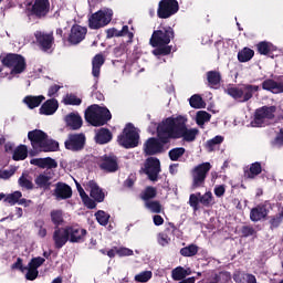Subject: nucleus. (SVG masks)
Instances as JSON below:
<instances>
[{
  "label": "nucleus",
  "mask_w": 283,
  "mask_h": 283,
  "mask_svg": "<svg viewBox=\"0 0 283 283\" xmlns=\"http://www.w3.org/2000/svg\"><path fill=\"white\" fill-rule=\"evenodd\" d=\"M157 135L161 143H167L169 138H184L186 143H193L198 136V129L187 128V117L179 115L164 119L157 126Z\"/></svg>",
  "instance_id": "nucleus-1"
},
{
  "label": "nucleus",
  "mask_w": 283,
  "mask_h": 283,
  "mask_svg": "<svg viewBox=\"0 0 283 283\" xmlns=\"http://www.w3.org/2000/svg\"><path fill=\"white\" fill-rule=\"evenodd\" d=\"M171 39H174V29L170 27L154 31L150 38V45L157 49L153 51V54L155 56H167V54H171V46H169Z\"/></svg>",
  "instance_id": "nucleus-2"
},
{
  "label": "nucleus",
  "mask_w": 283,
  "mask_h": 283,
  "mask_svg": "<svg viewBox=\"0 0 283 283\" xmlns=\"http://www.w3.org/2000/svg\"><path fill=\"white\" fill-rule=\"evenodd\" d=\"M28 138L36 151H56L59 149V143L48 139V134L43 130H31L28 134Z\"/></svg>",
  "instance_id": "nucleus-3"
},
{
  "label": "nucleus",
  "mask_w": 283,
  "mask_h": 283,
  "mask_svg": "<svg viewBox=\"0 0 283 283\" xmlns=\"http://www.w3.org/2000/svg\"><path fill=\"white\" fill-rule=\"evenodd\" d=\"M111 119L112 113H109V109L96 104L90 106L85 112V120L94 125V127H101V125H105V123Z\"/></svg>",
  "instance_id": "nucleus-4"
},
{
  "label": "nucleus",
  "mask_w": 283,
  "mask_h": 283,
  "mask_svg": "<svg viewBox=\"0 0 283 283\" xmlns=\"http://www.w3.org/2000/svg\"><path fill=\"white\" fill-rule=\"evenodd\" d=\"M258 90H260L258 85H242L228 88V94L235 101H239V103H247V101L253 98V94H255Z\"/></svg>",
  "instance_id": "nucleus-5"
},
{
  "label": "nucleus",
  "mask_w": 283,
  "mask_h": 283,
  "mask_svg": "<svg viewBox=\"0 0 283 283\" xmlns=\"http://www.w3.org/2000/svg\"><path fill=\"white\" fill-rule=\"evenodd\" d=\"M112 17H114L112 9H102L88 18V28H91V30L105 28V25L112 22Z\"/></svg>",
  "instance_id": "nucleus-6"
},
{
  "label": "nucleus",
  "mask_w": 283,
  "mask_h": 283,
  "mask_svg": "<svg viewBox=\"0 0 283 283\" xmlns=\"http://www.w3.org/2000/svg\"><path fill=\"white\" fill-rule=\"evenodd\" d=\"M138 140H140V135L132 124L126 125L123 134L118 136L119 145L126 149L138 147Z\"/></svg>",
  "instance_id": "nucleus-7"
},
{
  "label": "nucleus",
  "mask_w": 283,
  "mask_h": 283,
  "mask_svg": "<svg viewBox=\"0 0 283 283\" xmlns=\"http://www.w3.org/2000/svg\"><path fill=\"white\" fill-rule=\"evenodd\" d=\"M2 63L7 67H10L12 76L25 72V57L22 55L10 53L2 59Z\"/></svg>",
  "instance_id": "nucleus-8"
},
{
  "label": "nucleus",
  "mask_w": 283,
  "mask_h": 283,
  "mask_svg": "<svg viewBox=\"0 0 283 283\" xmlns=\"http://www.w3.org/2000/svg\"><path fill=\"white\" fill-rule=\"evenodd\" d=\"M275 106L256 109L253 122L251 123L252 127H264V125H269V120H271L275 115Z\"/></svg>",
  "instance_id": "nucleus-9"
},
{
  "label": "nucleus",
  "mask_w": 283,
  "mask_h": 283,
  "mask_svg": "<svg viewBox=\"0 0 283 283\" xmlns=\"http://www.w3.org/2000/svg\"><path fill=\"white\" fill-rule=\"evenodd\" d=\"M209 171H211V163H202L192 169V187L195 189L205 185Z\"/></svg>",
  "instance_id": "nucleus-10"
},
{
  "label": "nucleus",
  "mask_w": 283,
  "mask_h": 283,
  "mask_svg": "<svg viewBox=\"0 0 283 283\" xmlns=\"http://www.w3.org/2000/svg\"><path fill=\"white\" fill-rule=\"evenodd\" d=\"M66 233H69V242L72 244H82L87 240V230L80 224L67 226Z\"/></svg>",
  "instance_id": "nucleus-11"
},
{
  "label": "nucleus",
  "mask_w": 283,
  "mask_h": 283,
  "mask_svg": "<svg viewBox=\"0 0 283 283\" xmlns=\"http://www.w3.org/2000/svg\"><path fill=\"white\" fill-rule=\"evenodd\" d=\"M178 1L176 0H161L157 10V17L159 19H169L178 12Z\"/></svg>",
  "instance_id": "nucleus-12"
},
{
  "label": "nucleus",
  "mask_w": 283,
  "mask_h": 283,
  "mask_svg": "<svg viewBox=\"0 0 283 283\" xmlns=\"http://www.w3.org/2000/svg\"><path fill=\"white\" fill-rule=\"evenodd\" d=\"M144 171L147 174L149 180L156 182L158 180V174H160V160L156 157L146 159Z\"/></svg>",
  "instance_id": "nucleus-13"
},
{
  "label": "nucleus",
  "mask_w": 283,
  "mask_h": 283,
  "mask_svg": "<svg viewBox=\"0 0 283 283\" xmlns=\"http://www.w3.org/2000/svg\"><path fill=\"white\" fill-rule=\"evenodd\" d=\"M64 145L71 151H81V149L85 147V135L83 134L70 135L67 140H65Z\"/></svg>",
  "instance_id": "nucleus-14"
},
{
  "label": "nucleus",
  "mask_w": 283,
  "mask_h": 283,
  "mask_svg": "<svg viewBox=\"0 0 283 283\" xmlns=\"http://www.w3.org/2000/svg\"><path fill=\"white\" fill-rule=\"evenodd\" d=\"M36 42L39 43L40 48L48 52V50H52V45H54V36L52 33H45L41 31H36L34 33Z\"/></svg>",
  "instance_id": "nucleus-15"
},
{
  "label": "nucleus",
  "mask_w": 283,
  "mask_h": 283,
  "mask_svg": "<svg viewBox=\"0 0 283 283\" xmlns=\"http://www.w3.org/2000/svg\"><path fill=\"white\" fill-rule=\"evenodd\" d=\"M87 34V28L75 24L71 29V33L69 35V43L72 45H78L85 35Z\"/></svg>",
  "instance_id": "nucleus-16"
},
{
  "label": "nucleus",
  "mask_w": 283,
  "mask_h": 283,
  "mask_svg": "<svg viewBox=\"0 0 283 283\" xmlns=\"http://www.w3.org/2000/svg\"><path fill=\"white\" fill-rule=\"evenodd\" d=\"M53 241L55 249H63L67 242H70V237L67 233V227L65 228H55L53 232Z\"/></svg>",
  "instance_id": "nucleus-17"
},
{
  "label": "nucleus",
  "mask_w": 283,
  "mask_h": 283,
  "mask_svg": "<svg viewBox=\"0 0 283 283\" xmlns=\"http://www.w3.org/2000/svg\"><path fill=\"white\" fill-rule=\"evenodd\" d=\"M86 191H90L93 202H103V200H105V192H103V189H101L95 181H88L86 184Z\"/></svg>",
  "instance_id": "nucleus-18"
},
{
  "label": "nucleus",
  "mask_w": 283,
  "mask_h": 283,
  "mask_svg": "<svg viewBox=\"0 0 283 283\" xmlns=\"http://www.w3.org/2000/svg\"><path fill=\"white\" fill-rule=\"evenodd\" d=\"M53 196L55 200H67L72 198V187L64 182H57Z\"/></svg>",
  "instance_id": "nucleus-19"
},
{
  "label": "nucleus",
  "mask_w": 283,
  "mask_h": 283,
  "mask_svg": "<svg viewBox=\"0 0 283 283\" xmlns=\"http://www.w3.org/2000/svg\"><path fill=\"white\" fill-rule=\"evenodd\" d=\"M30 163L35 167H40V169H56L59 167V163L52 159V157L33 158Z\"/></svg>",
  "instance_id": "nucleus-20"
},
{
  "label": "nucleus",
  "mask_w": 283,
  "mask_h": 283,
  "mask_svg": "<svg viewBox=\"0 0 283 283\" xmlns=\"http://www.w3.org/2000/svg\"><path fill=\"white\" fill-rule=\"evenodd\" d=\"M144 151L147 156H154V154H160L163 151V143L156 138H149L144 146Z\"/></svg>",
  "instance_id": "nucleus-21"
},
{
  "label": "nucleus",
  "mask_w": 283,
  "mask_h": 283,
  "mask_svg": "<svg viewBox=\"0 0 283 283\" xmlns=\"http://www.w3.org/2000/svg\"><path fill=\"white\" fill-rule=\"evenodd\" d=\"M32 12L35 17H45L50 12V0H35L32 6Z\"/></svg>",
  "instance_id": "nucleus-22"
},
{
  "label": "nucleus",
  "mask_w": 283,
  "mask_h": 283,
  "mask_svg": "<svg viewBox=\"0 0 283 283\" xmlns=\"http://www.w3.org/2000/svg\"><path fill=\"white\" fill-rule=\"evenodd\" d=\"M52 176H54L52 171H44L40 174L34 180L36 187H39V189H48V187L52 185Z\"/></svg>",
  "instance_id": "nucleus-23"
},
{
  "label": "nucleus",
  "mask_w": 283,
  "mask_h": 283,
  "mask_svg": "<svg viewBox=\"0 0 283 283\" xmlns=\"http://www.w3.org/2000/svg\"><path fill=\"white\" fill-rule=\"evenodd\" d=\"M101 169H103L104 171H108V172H114V171H118V163L116 161V157H103L101 164H99Z\"/></svg>",
  "instance_id": "nucleus-24"
},
{
  "label": "nucleus",
  "mask_w": 283,
  "mask_h": 283,
  "mask_svg": "<svg viewBox=\"0 0 283 283\" xmlns=\"http://www.w3.org/2000/svg\"><path fill=\"white\" fill-rule=\"evenodd\" d=\"M56 109H59V102H56V99H48L40 107V114H43L44 116H52V114L56 113Z\"/></svg>",
  "instance_id": "nucleus-25"
},
{
  "label": "nucleus",
  "mask_w": 283,
  "mask_h": 283,
  "mask_svg": "<svg viewBox=\"0 0 283 283\" xmlns=\"http://www.w3.org/2000/svg\"><path fill=\"white\" fill-rule=\"evenodd\" d=\"M67 127H71V129H81L83 126V119L81 118V115L76 113H71L65 116L64 118Z\"/></svg>",
  "instance_id": "nucleus-26"
},
{
  "label": "nucleus",
  "mask_w": 283,
  "mask_h": 283,
  "mask_svg": "<svg viewBox=\"0 0 283 283\" xmlns=\"http://www.w3.org/2000/svg\"><path fill=\"white\" fill-rule=\"evenodd\" d=\"M263 90L272 92V94H282L283 93V83H277L273 80H265L262 83Z\"/></svg>",
  "instance_id": "nucleus-27"
},
{
  "label": "nucleus",
  "mask_w": 283,
  "mask_h": 283,
  "mask_svg": "<svg viewBox=\"0 0 283 283\" xmlns=\"http://www.w3.org/2000/svg\"><path fill=\"white\" fill-rule=\"evenodd\" d=\"M233 280L235 283H258L255 275L240 271L233 274Z\"/></svg>",
  "instance_id": "nucleus-28"
},
{
  "label": "nucleus",
  "mask_w": 283,
  "mask_h": 283,
  "mask_svg": "<svg viewBox=\"0 0 283 283\" xmlns=\"http://www.w3.org/2000/svg\"><path fill=\"white\" fill-rule=\"evenodd\" d=\"M114 36H128L129 40L134 39V33L129 32V27L124 25L122 30L117 29H108L107 30V38L112 39Z\"/></svg>",
  "instance_id": "nucleus-29"
},
{
  "label": "nucleus",
  "mask_w": 283,
  "mask_h": 283,
  "mask_svg": "<svg viewBox=\"0 0 283 283\" xmlns=\"http://www.w3.org/2000/svg\"><path fill=\"white\" fill-rule=\"evenodd\" d=\"M104 63H105V57H103L102 54H97L94 56L92 61V65H93L92 74L95 78H98V76H101V67H103Z\"/></svg>",
  "instance_id": "nucleus-30"
},
{
  "label": "nucleus",
  "mask_w": 283,
  "mask_h": 283,
  "mask_svg": "<svg viewBox=\"0 0 283 283\" xmlns=\"http://www.w3.org/2000/svg\"><path fill=\"white\" fill-rule=\"evenodd\" d=\"M23 197V193H21V191H14L12 193L7 195L4 202H7V205H17V202H19V205H25V199H21Z\"/></svg>",
  "instance_id": "nucleus-31"
},
{
  "label": "nucleus",
  "mask_w": 283,
  "mask_h": 283,
  "mask_svg": "<svg viewBox=\"0 0 283 283\" xmlns=\"http://www.w3.org/2000/svg\"><path fill=\"white\" fill-rule=\"evenodd\" d=\"M43 101H45V97L43 95H40V96L29 95L24 97L23 103L28 105L29 109H34V107H39V105H41Z\"/></svg>",
  "instance_id": "nucleus-32"
},
{
  "label": "nucleus",
  "mask_w": 283,
  "mask_h": 283,
  "mask_svg": "<svg viewBox=\"0 0 283 283\" xmlns=\"http://www.w3.org/2000/svg\"><path fill=\"white\" fill-rule=\"evenodd\" d=\"M76 187H77L80 197L82 198V202H84L85 207H87V209H95L96 202H94V200L90 198V196H87V193L85 192L83 187H81L80 184H76Z\"/></svg>",
  "instance_id": "nucleus-33"
},
{
  "label": "nucleus",
  "mask_w": 283,
  "mask_h": 283,
  "mask_svg": "<svg viewBox=\"0 0 283 283\" xmlns=\"http://www.w3.org/2000/svg\"><path fill=\"white\" fill-rule=\"evenodd\" d=\"M96 143L99 145H105L112 140V133L109 129L101 128L95 136Z\"/></svg>",
  "instance_id": "nucleus-34"
},
{
  "label": "nucleus",
  "mask_w": 283,
  "mask_h": 283,
  "mask_svg": "<svg viewBox=\"0 0 283 283\" xmlns=\"http://www.w3.org/2000/svg\"><path fill=\"white\" fill-rule=\"evenodd\" d=\"M255 55V52L249 48H244L238 53V61L240 63H248V61H251L253 56Z\"/></svg>",
  "instance_id": "nucleus-35"
},
{
  "label": "nucleus",
  "mask_w": 283,
  "mask_h": 283,
  "mask_svg": "<svg viewBox=\"0 0 283 283\" xmlns=\"http://www.w3.org/2000/svg\"><path fill=\"white\" fill-rule=\"evenodd\" d=\"M262 174V165L260 163H254L250 166L249 171H245V178L253 180V178Z\"/></svg>",
  "instance_id": "nucleus-36"
},
{
  "label": "nucleus",
  "mask_w": 283,
  "mask_h": 283,
  "mask_svg": "<svg viewBox=\"0 0 283 283\" xmlns=\"http://www.w3.org/2000/svg\"><path fill=\"white\" fill-rule=\"evenodd\" d=\"M200 248L196 244H189L188 247L180 249V255L184 258H193V255H198V251Z\"/></svg>",
  "instance_id": "nucleus-37"
},
{
  "label": "nucleus",
  "mask_w": 283,
  "mask_h": 283,
  "mask_svg": "<svg viewBox=\"0 0 283 283\" xmlns=\"http://www.w3.org/2000/svg\"><path fill=\"white\" fill-rule=\"evenodd\" d=\"M277 48L271 42H261L258 44V52L263 55L271 54V52H275Z\"/></svg>",
  "instance_id": "nucleus-38"
},
{
  "label": "nucleus",
  "mask_w": 283,
  "mask_h": 283,
  "mask_svg": "<svg viewBox=\"0 0 283 283\" xmlns=\"http://www.w3.org/2000/svg\"><path fill=\"white\" fill-rule=\"evenodd\" d=\"M28 158V147L25 145L18 146L13 151V160H25Z\"/></svg>",
  "instance_id": "nucleus-39"
},
{
  "label": "nucleus",
  "mask_w": 283,
  "mask_h": 283,
  "mask_svg": "<svg viewBox=\"0 0 283 283\" xmlns=\"http://www.w3.org/2000/svg\"><path fill=\"white\" fill-rule=\"evenodd\" d=\"M211 120V114L207 113L206 111H199L196 115V123L199 127H202L205 123H209Z\"/></svg>",
  "instance_id": "nucleus-40"
},
{
  "label": "nucleus",
  "mask_w": 283,
  "mask_h": 283,
  "mask_svg": "<svg viewBox=\"0 0 283 283\" xmlns=\"http://www.w3.org/2000/svg\"><path fill=\"white\" fill-rule=\"evenodd\" d=\"M18 182L20 187H22V189H34V184H32V177H30L29 175L23 174L19 178Z\"/></svg>",
  "instance_id": "nucleus-41"
},
{
  "label": "nucleus",
  "mask_w": 283,
  "mask_h": 283,
  "mask_svg": "<svg viewBox=\"0 0 283 283\" xmlns=\"http://www.w3.org/2000/svg\"><path fill=\"white\" fill-rule=\"evenodd\" d=\"M199 202L203 205V207H211V205L216 203V201L213 200V193H211V191H208L203 196H200Z\"/></svg>",
  "instance_id": "nucleus-42"
},
{
  "label": "nucleus",
  "mask_w": 283,
  "mask_h": 283,
  "mask_svg": "<svg viewBox=\"0 0 283 283\" xmlns=\"http://www.w3.org/2000/svg\"><path fill=\"white\" fill-rule=\"evenodd\" d=\"M241 238H251L258 235V231L252 226H242L240 229Z\"/></svg>",
  "instance_id": "nucleus-43"
},
{
  "label": "nucleus",
  "mask_w": 283,
  "mask_h": 283,
  "mask_svg": "<svg viewBox=\"0 0 283 283\" xmlns=\"http://www.w3.org/2000/svg\"><path fill=\"white\" fill-rule=\"evenodd\" d=\"M271 211H273V207L271 206V203L265 201L263 205L253 208L251 213H271Z\"/></svg>",
  "instance_id": "nucleus-44"
},
{
  "label": "nucleus",
  "mask_w": 283,
  "mask_h": 283,
  "mask_svg": "<svg viewBox=\"0 0 283 283\" xmlns=\"http://www.w3.org/2000/svg\"><path fill=\"white\" fill-rule=\"evenodd\" d=\"M154 276V273L151 271H143L139 274L135 275V282L139 283H147L151 277Z\"/></svg>",
  "instance_id": "nucleus-45"
},
{
  "label": "nucleus",
  "mask_w": 283,
  "mask_h": 283,
  "mask_svg": "<svg viewBox=\"0 0 283 283\" xmlns=\"http://www.w3.org/2000/svg\"><path fill=\"white\" fill-rule=\"evenodd\" d=\"M207 78L210 87H213V85H218L220 83V74L216 71H210L207 73Z\"/></svg>",
  "instance_id": "nucleus-46"
},
{
  "label": "nucleus",
  "mask_w": 283,
  "mask_h": 283,
  "mask_svg": "<svg viewBox=\"0 0 283 283\" xmlns=\"http://www.w3.org/2000/svg\"><path fill=\"white\" fill-rule=\"evenodd\" d=\"M187 277V271L182 266H178L175 270H172V280L176 282L184 280Z\"/></svg>",
  "instance_id": "nucleus-47"
},
{
  "label": "nucleus",
  "mask_w": 283,
  "mask_h": 283,
  "mask_svg": "<svg viewBox=\"0 0 283 283\" xmlns=\"http://www.w3.org/2000/svg\"><path fill=\"white\" fill-rule=\"evenodd\" d=\"M190 105L195 109H202V107H205V101H202V97L200 95H192L190 97Z\"/></svg>",
  "instance_id": "nucleus-48"
},
{
  "label": "nucleus",
  "mask_w": 283,
  "mask_h": 283,
  "mask_svg": "<svg viewBox=\"0 0 283 283\" xmlns=\"http://www.w3.org/2000/svg\"><path fill=\"white\" fill-rule=\"evenodd\" d=\"M283 220V213L274 214L270 217V229L273 231V229H277L280 224H282Z\"/></svg>",
  "instance_id": "nucleus-49"
},
{
  "label": "nucleus",
  "mask_w": 283,
  "mask_h": 283,
  "mask_svg": "<svg viewBox=\"0 0 283 283\" xmlns=\"http://www.w3.org/2000/svg\"><path fill=\"white\" fill-rule=\"evenodd\" d=\"M224 137L218 135L214 138L210 139L207 142L206 147L208 149V151H213V147H216V145H220L221 143H223Z\"/></svg>",
  "instance_id": "nucleus-50"
},
{
  "label": "nucleus",
  "mask_w": 283,
  "mask_h": 283,
  "mask_svg": "<svg viewBox=\"0 0 283 283\" xmlns=\"http://www.w3.org/2000/svg\"><path fill=\"white\" fill-rule=\"evenodd\" d=\"M43 264H45V259L41 258V256H36V258L31 259V261L29 262L28 266L39 271V268L43 266Z\"/></svg>",
  "instance_id": "nucleus-51"
},
{
  "label": "nucleus",
  "mask_w": 283,
  "mask_h": 283,
  "mask_svg": "<svg viewBox=\"0 0 283 283\" xmlns=\"http://www.w3.org/2000/svg\"><path fill=\"white\" fill-rule=\"evenodd\" d=\"M157 242L160 244V247H167L169 242H171V238H169V234L167 232H159L157 234Z\"/></svg>",
  "instance_id": "nucleus-52"
},
{
  "label": "nucleus",
  "mask_w": 283,
  "mask_h": 283,
  "mask_svg": "<svg viewBox=\"0 0 283 283\" xmlns=\"http://www.w3.org/2000/svg\"><path fill=\"white\" fill-rule=\"evenodd\" d=\"M146 207L149 209V211H153V213H160L164 211L163 206L158 201L147 202Z\"/></svg>",
  "instance_id": "nucleus-53"
},
{
  "label": "nucleus",
  "mask_w": 283,
  "mask_h": 283,
  "mask_svg": "<svg viewBox=\"0 0 283 283\" xmlns=\"http://www.w3.org/2000/svg\"><path fill=\"white\" fill-rule=\"evenodd\" d=\"M95 218L101 227H107L109 223V213H95Z\"/></svg>",
  "instance_id": "nucleus-54"
},
{
  "label": "nucleus",
  "mask_w": 283,
  "mask_h": 283,
  "mask_svg": "<svg viewBox=\"0 0 283 283\" xmlns=\"http://www.w3.org/2000/svg\"><path fill=\"white\" fill-rule=\"evenodd\" d=\"M184 155H185V148L182 147L174 148L169 151L170 160H178V158H180Z\"/></svg>",
  "instance_id": "nucleus-55"
},
{
  "label": "nucleus",
  "mask_w": 283,
  "mask_h": 283,
  "mask_svg": "<svg viewBox=\"0 0 283 283\" xmlns=\"http://www.w3.org/2000/svg\"><path fill=\"white\" fill-rule=\"evenodd\" d=\"M27 271L28 272L25 274V279L29 280L30 282H34V280L39 277V270H35L34 268H30L28 265Z\"/></svg>",
  "instance_id": "nucleus-56"
},
{
  "label": "nucleus",
  "mask_w": 283,
  "mask_h": 283,
  "mask_svg": "<svg viewBox=\"0 0 283 283\" xmlns=\"http://www.w3.org/2000/svg\"><path fill=\"white\" fill-rule=\"evenodd\" d=\"M151 198H156V188L148 187L146 188V191L142 193L143 200H151Z\"/></svg>",
  "instance_id": "nucleus-57"
},
{
  "label": "nucleus",
  "mask_w": 283,
  "mask_h": 283,
  "mask_svg": "<svg viewBox=\"0 0 283 283\" xmlns=\"http://www.w3.org/2000/svg\"><path fill=\"white\" fill-rule=\"evenodd\" d=\"M116 254L119 255V258H127L129 255H134V250L129 248H115Z\"/></svg>",
  "instance_id": "nucleus-58"
},
{
  "label": "nucleus",
  "mask_w": 283,
  "mask_h": 283,
  "mask_svg": "<svg viewBox=\"0 0 283 283\" xmlns=\"http://www.w3.org/2000/svg\"><path fill=\"white\" fill-rule=\"evenodd\" d=\"M51 220L53 224H55V229H59V227L64 222L63 214L61 213H51Z\"/></svg>",
  "instance_id": "nucleus-59"
},
{
  "label": "nucleus",
  "mask_w": 283,
  "mask_h": 283,
  "mask_svg": "<svg viewBox=\"0 0 283 283\" xmlns=\"http://www.w3.org/2000/svg\"><path fill=\"white\" fill-rule=\"evenodd\" d=\"M65 105H81V98L76 97L75 95H67L64 98Z\"/></svg>",
  "instance_id": "nucleus-60"
},
{
  "label": "nucleus",
  "mask_w": 283,
  "mask_h": 283,
  "mask_svg": "<svg viewBox=\"0 0 283 283\" xmlns=\"http://www.w3.org/2000/svg\"><path fill=\"white\" fill-rule=\"evenodd\" d=\"M11 269H18L22 273L28 271V266H23V259L18 258L17 262L11 265Z\"/></svg>",
  "instance_id": "nucleus-61"
},
{
  "label": "nucleus",
  "mask_w": 283,
  "mask_h": 283,
  "mask_svg": "<svg viewBox=\"0 0 283 283\" xmlns=\"http://www.w3.org/2000/svg\"><path fill=\"white\" fill-rule=\"evenodd\" d=\"M268 213H250V220L252 222H260V220H266Z\"/></svg>",
  "instance_id": "nucleus-62"
},
{
  "label": "nucleus",
  "mask_w": 283,
  "mask_h": 283,
  "mask_svg": "<svg viewBox=\"0 0 283 283\" xmlns=\"http://www.w3.org/2000/svg\"><path fill=\"white\" fill-rule=\"evenodd\" d=\"M14 176V169L9 170H0V179L8 180V178H12Z\"/></svg>",
  "instance_id": "nucleus-63"
},
{
  "label": "nucleus",
  "mask_w": 283,
  "mask_h": 283,
  "mask_svg": "<svg viewBox=\"0 0 283 283\" xmlns=\"http://www.w3.org/2000/svg\"><path fill=\"white\" fill-rule=\"evenodd\" d=\"M190 207H193V209L198 208V202H200V193L197 195H190Z\"/></svg>",
  "instance_id": "nucleus-64"
}]
</instances>
